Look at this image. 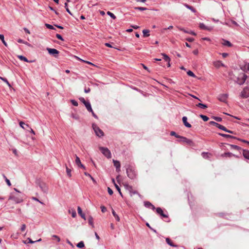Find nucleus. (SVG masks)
<instances>
[{
  "instance_id": "1",
  "label": "nucleus",
  "mask_w": 249,
  "mask_h": 249,
  "mask_svg": "<svg viewBox=\"0 0 249 249\" xmlns=\"http://www.w3.org/2000/svg\"><path fill=\"white\" fill-rule=\"evenodd\" d=\"M235 82L238 84L243 85L247 79V76L243 72L239 73L237 71V75L235 76Z\"/></svg>"
},
{
  "instance_id": "2",
  "label": "nucleus",
  "mask_w": 249,
  "mask_h": 249,
  "mask_svg": "<svg viewBox=\"0 0 249 249\" xmlns=\"http://www.w3.org/2000/svg\"><path fill=\"white\" fill-rule=\"evenodd\" d=\"M126 173L128 177L131 179H135L137 176V172L135 168L131 165H128L127 167Z\"/></svg>"
},
{
  "instance_id": "3",
  "label": "nucleus",
  "mask_w": 249,
  "mask_h": 249,
  "mask_svg": "<svg viewBox=\"0 0 249 249\" xmlns=\"http://www.w3.org/2000/svg\"><path fill=\"white\" fill-rule=\"evenodd\" d=\"M220 147L222 149L224 150H228L229 149L237 150L239 151L240 153H241L240 151L242 150V148L237 145L233 144H229L227 143H222L221 145H220Z\"/></svg>"
},
{
  "instance_id": "4",
  "label": "nucleus",
  "mask_w": 249,
  "mask_h": 249,
  "mask_svg": "<svg viewBox=\"0 0 249 249\" xmlns=\"http://www.w3.org/2000/svg\"><path fill=\"white\" fill-rule=\"evenodd\" d=\"M36 183L44 193L47 194L48 193V187L45 182L42 181L40 179H37Z\"/></svg>"
},
{
  "instance_id": "5",
  "label": "nucleus",
  "mask_w": 249,
  "mask_h": 249,
  "mask_svg": "<svg viewBox=\"0 0 249 249\" xmlns=\"http://www.w3.org/2000/svg\"><path fill=\"white\" fill-rule=\"evenodd\" d=\"M92 128L96 136L101 137L104 135L103 131L95 124H92Z\"/></svg>"
},
{
  "instance_id": "6",
  "label": "nucleus",
  "mask_w": 249,
  "mask_h": 249,
  "mask_svg": "<svg viewBox=\"0 0 249 249\" xmlns=\"http://www.w3.org/2000/svg\"><path fill=\"white\" fill-rule=\"evenodd\" d=\"M46 50L50 55L55 58L58 57L59 52L57 50L50 48H47Z\"/></svg>"
},
{
  "instance_id": "7",
  "label": "nucleus",
  "mask_w": 249,
  "mask_h": 249,
  "mask_svg": "<svg viewBox=\"0 0 249 249\" xmlns=\"http://www.w3.org/2000/svg\"><path fill=\"white\" fill-rule=\"evenodd\" d=\"M156 212L157 213L160 215L161 218H168V214L167 212H166V213H164L163 210L161 209V208L158 207L156 208Z\"/></svg>"
},
{
  "instance_id": "8",
  "label": "nucleus",
  "mask_w": 249,
  "mask_h": 249,
  "mask_svg": "<svg viewBox=\"0 0 249 249\" xmlns=\"http://www.w3.org/2000/svg\"><path fill=\"white\" fill-rule=\"evenodd\" d=\"M99 149L105 156H106L107 159H109V149L107 147L99 146Z\"/></svg>"
},
{
  "instance_id": "9",
  "label": "nucleus",
  "mask_w": 249,
  "mask_h": 249,
  "mask_svg": "<svg viewBox=\"0 0 249 249\" xmlns=\"http://www.w3.org/2000/svg\"><path fill=\"white\" fill-rule=\"evenodd\" d=\"M240 96L243 98H247L249 97V89L248 88H244L241 91Z\"/></svg>"
},
{
  "instance_id": "10",
  "label": "nucleus",
  "mask_w": 249,
  "mask_h": 249,
  "mask_svg": "<svg viewBox=\"0 0 249 249\" xmlns=\"http://www.w3.org/2000/svg\"><path fill=\"white\" fill-rule=\"evenodd\" d=\"M9 199L14 200L16 203H20L22 202L23 199L21 197L19 196H12L9 198Z\"/></svg>"
},
{
  "instance_id": "11",
  "label": "nucleus",
  "mask_w": 249,
  "mask_h": 249,
  "mask_svg": "<svg viewBox=\"0 0 249 249\" xmlns=\"http://www.w3.org/2000/svg\"><path fill=\"white\" fill-rule=\"evenodd\" d=\"M114 166L116 168L117 172H119L121 171V164L119 161L113 160Z\"/></svg>"
},
{
  "instance_id": "12",
  "label": "nucleus",
  "mask_w": 249,
  "mask_h": 249,
  "mask_svg": "<svg viewBox=\"0 0 249 249\" xmlns=\"http://www.w3.org/2000/svg\"><path fill=\"white\" fill-rule=\"evenodd\" d=\"M75 158H76V159H75V163H76V164L79 167L82 168L83 169H86L85 166L83 164H82V163L81 162V160H80V158L76 155H75Z\"/></svg>"
},
{
  "instance_id": "13",
  "label": "nucleus",
  "mask_w": 249,
  "mask_h": 249,
  "mask_svg": "<svg viewBox=\"0 0 249 249\" xmlns=\"http://www.w3.org/2000/svg\"><path fill=\"white\" fill-rule=\"evenodd\" d=\"M228 97V94H221L218 97V100L223 102H226Z\"/></svg>"
},
{
  "instance_id": "14",
  "label": "nucleus",
  "mask_w": 249,
  "mask_h": 249,
  "mask_svg": "<svg viewBox=\"0 0 249 249\" xmlns=\"http://www.w3.org/2000/svg\"><path fill=\"white\" fill-rule=\"evenodd\" d=\"M218 135L222 136L227 139H236V140H242L241 139L237 138L236 137H235L233 136H232V135H230L225 134H222V133H218Z\"/></svg>"
},
{
  "instance_id": "15",
  "label": "nucleus",
  "mask_w": 249,
  "mask_h": 249,
  "mask_svg": "<svg viewBox=\"0 0 249 249\" xmlns=\"http://www.w3.org/2000/svg\"><path fill=\"white\" fill-rule=\"evenodd\" d=\"M237 75V71H234V72H230L229 73V77L231 80L234 81L235 82L236 78L235 76H236Z\"/></svg>"
},
{
  "instance_id": "16",
  "label": "nucleus",
  "mask_w": 249,
  "mask_h": 249,
  "mask_svg": "<svg viewBox=\"0 0 249 249\" xmlns=\"http://www.w3.org/2000/svg\"><path fill=\"white\" fill-rule=\"evenodd\" d=\"M177 28L179 30L183 31L185 33L189 34L193 36H196V34L193 31H187L185 29L180 27H177Z\"/></svg>"
},
{
  "instance_id": "17",
  "label": "nucleus",
  "mask_w": 249,
  "mask_h": 249,
  "mask_svg": "<svg viewBox=\"0 0 249 249\" xmlns=\"http://www.w3.org/2000/svg\"><path fill=\"white\" fill-rule=\"evenodd\" d=\"M144 205L145 207L151 209L153 210H154L156 209L155 207L149 201H145L144 202Z\"/></svg>"
},
{
  "instance_id": "18",
  "label": "nucleus",
  "mask_w": 249,
  "mask_h": 249,
  "mask_svg": "<svg viewBox=\"0 0 249 249\" xmlns=\"http://www.w3.org/2000/svg\"><path fill=\"white\" fill-rule=\"evenodd\" d=\"M240 151L241 153L242 152L245 158L249 160V151L242 149Z\"/></svg>"
},
{
  "instance_id": "19",
  "label": "nucleus",
  "mask_w": 249,
  "mask_h": 249,
  "mask_svg": "<svg viewBox=\"0 0 249 249\" xmlns=\"http://www.w3.org/2000/svg\"><path fill=\"white\" fill-rule=\"evenodd\" d=\"M182 121L184 124V125L188 128H190L191 127V125L190 124L187 122V118L186 116H184L182 118Z\"/></svg>"
},
{
  "instance_id": "20",
  "label": "nucleus",
  "mask_w": 249,
  "mask_h": 249,
  "mask_svg": "<svg viewBox=\"0 0 249 249\" xmlns=\"http://www.w3.org/2000/svg\"><path fill=\"white\" fill-rule=\"evenodd\" d=\"M78 213L80 215V216L83 218L84 220H86V216L85 213H84L82 212V209L80 207L78 206L77 208Z\"/></svg>"
},
{
  "instance_id": "21",
  "label": "nucleus",
  "mask_w": 249,
  "mask_h": 249,
  "mask_svg": "<svg viewBox=\"0 0 249 249\" xmlns=\"http://www.w3.org/2000/svg\"><path fill=\"white\" fill-rule=\"evenodd\" d=\"M161 55L163 56L164 60L168 63V67H169L170 66V58L165 53H161Z\"/></svg>"
},
{
  "instance_id": "22",
  "label": "nucleus",
  "mask_w": 249,
  "mask_h": 249,
  "mask_svg": "<svg viewBox=\"0 0 249 249\" xmlns=\"http://www.w3.org/2000/svg\"><path fill=\"white\" fill-rule=\"evenodd\" d=\"M221 44L226 46H228L229 47H231L232 46V44L228 40L222 39V42H221Z\"/></svg>"
},
{
  "instance_id": "23",
  "label": "nucleus",
  "mask_w": 249,
  "mask_h": 249,
  "mask_svg": "<svg viewBox=\"0 0 249 249\" xmlns=\"http://www.w3.org/2000/svg\"><path fill=\"white\" fill-rule=\"evenodd\" d=\"M216 127H218V128H219L220 129H221V130L226 131L227 132L231 133H233L232 131L228 130L225 126H224L222 125H221L220 124H217Z\"/></svg>"
},
{
  "instance_id": "24",
  "label": "nucleus",
  "mask_w": 249,
  "mask_h": 249,
  "mask_svg": "<svg viewBox=\"0 0 249 249\" xmlns=\"http://www.w3.org/2000/svg\"><path fill=\"white\" fill-rule=\"evenodd\" d=\"M19 124L20 126L25 130H27V128L29 127V124H26L24 122L22 121H20Z\"/></svg>"
},
{
  "instance_id": "25",
  "label": "nucleus",
  "mask_w": 249,
  "mask_h": 249,
  "mask_svg": "<svg viewBox=\"0 0 249 249\" xmlns=\"http://www.w3.org/2000/svg\"><path fill=\"white\" fill-rule=\"evenodd\" d=\"M170 135L171 136H175V137L177 138H181V139H182L183 140H188V139H187L186 138H184V137H181L178 135H177L176 134V133L174 131H171V133H170Z\"/></svg>"
},
{
  "instance_id": "26",
  "label": "nucleus",
  "mask_w": 249,
  "mask_h": 249,
  "mask_svg": "<svg viewBox=\"0 0 249 249\" xmlns=\"http://www.w3.org/2000/svg\"><path fill=\"white\" fill-rule=\"evenodd\" d=\"M128 187L131 196H132V195L138 194L139 196H141V195L138 193L137 191H134L132 189V186H128Z\"/></svg>"
},
{
  "instance_id": "27",
  "label": "nucleus",
  "mask_w": 249,
  "mask_h": 249,
  "mask_svg": "<svg viewBox=\"0 0 249 249\" xmlns=\"http://www.w3.org/2000/svg\"><path fill=\"white\" fill-rule=\"evenodd\" d=\"M84 105L88 111L90 112L92 111V109L90 103L89 101H88V102L86 104H85Z\"/></svg>"
},
{
  "instance_id": "28",
  "label": "nucleus",
  "mask_w": 249,
  "mask_h": 249,
  "mask_svg": "<svg viewBox=\"0 0 249 249\" xmlns=\"http://www.w3.org/2000/svg\"><path fill=\"white\" fill-rule=\"evenodd\" d=\"M166 242L168 245L171 247H177L178 246L177 245H175L174 243H173L169 238H166Z\"/></svg>"
},
{
  "instance_id": "29",
  "label": "nucleus",
  "mask_w": 249,
  "mask_h": 249,
  "mask_svg": "<svg viewBox=\"0 0 249 249\" xmlns=\"http://www.w3.org/2000/svg\"><path fill=\"white\" fill-rule=\"evenodd\" d=\"M88 223L89 224L90 226H91L92 228H94V224H93V219L91 216H89L88 218Z\"/></svg>"
},
{
  "instance_id": "30",
  "label": "nucleus",
  "mask_w": 249,
  "mask_h": 249,
  "mask_svg": "<svg viewBox=\"0 0 249 249\" xmlns=\"http://www.w3.org/2000/svg\"><path fill=\"white\" fill-rule=\"evenodd\" d=\"M184 5L188 9L190 10L193 13H196V10L192 6L187 4H184Z\"/></svg>"
},
{
  "instance_id": "31",
  "label": "nucleus",
  "mask_w": 249,
  "mask_h": 249,
  "mask_svg": "<svg viewBox=\"0 0 249 249\" xmlns=\"http://www.w3.org/2000/svg\"><path fill=\"white\" fill-rule=\"evenodd\" d=\"M112 214L114 216V218H115V220L117 221H120L119 216L118 215V214L116 213L115 212V211L112 209Z\"/></svg>"
},
{
  "instance_id": "32",
  "label": "nucleus",
  "mask_w": 249,
  "mask_h": 249,
  "mask_svg": "<svg viewBox=\"0 0 249 249\" xmlns=\"http://www.w3.org/2000/svg\"><path fill=\"white\" fill-rule=\"evenodd\" d=\"M232 156H233V155L230 152H225L221 155V157H231Z\"/></svg>"
},
{
  "instance_id": "33",
  "label": "nucleus",
  "mask_w": 249,
  "mask_h": 249,
  "mask_svg": "<svg viewBox=\"0 0 249 249\" xmlns=\"http://www.w3.org/2000/svg\"><path fill=\"white\" fill-rule=\"evenodd\" d=\"M18 57L20 60L26 62H29V61L28 60V59L26 57H25L23 55H18Z\"/></svg>"
},
{
  "instance_id": "34",
  "label": "nucleus",
  "mask_w": 249,
  "mask_h": 249,
  "mask_svg": "<svg viewBox=\"0 0 249 249\" xmlns=\"http://www.w3.org/2000/svg\"><path fill=\"white\" fill-rule=\"evenodd\" d=\"M77 248L82 249L85 247V244L83 241H81L78 243L76 245Z\"/></svg>"
},
{
  "instance_id": "35",
  "label": "nucleus",
  "mask_w": 249,
  "mask_h": 249,
  "mask_svg": "<svg viewBox=\"0 0 249 249\" xmlns=\"http://www.w3.org/2000/svg\"><path fill=\"white\" fill-rule=\"evenodd\" d=\"M149 31L148 30H143L142 31L143 36L144 37H148L150 36L149 34Z\"/></svg>"
},
{
  "instance_id": "36",
  "label": "nucleus",
  "mask_w": 249,
  "mask_h": 249,
  "mask_svg": "<svg viewBox=\"0 0 249 249\" xmlns=\"http://www.w3.org/2000/svg\"><path fill=\"white\" fill-rule=\"evenodd\" d=\"M66 172H67V176L69 178L71 177V169L69 168L66 165Z\"/></svg>"
},
{
  "instance_id": "37",
  "label": "nucleus",
  "mask_w": 249,
  "mask_h": 249,
  "mask_svg": "<svg viewBox=\"0 0 249 249\" xmlns=\"http://www.w3.org/2000/svg\"><path fill=\"white\" fill-rule=\"evenodd\" d=\"M69 213H71V216L72 217L74 218L76 217V211L74 209H72L71 210H69Z\"/></svg>"
},
{
  "instance_id": "38",
  "label": "nucleus",
  "mask_w": 249,
  "mask_h": 249,
  "mask_svg": "<svg viewBox=\"0 0 249 249\" xmlns=\"http://www.w3.org/2000/svg\"><path fill=\"white\" fill-rule=\"evenodd\" d=\"M0 39L1 40V41L2 42L3 44L4 45V46L7 47V44L4 40V37L3 35L0 34Z\"/></svg>"
},
{
  "instance_id": "39",
  "label": "nucleus",
  "mask_w": 249,
  "mask_h": 249,
  "mask_svg": "<svg viewBox=\"0 0 249 249\" xmlns=\"http://www.w3.org/2000/svg\"><path fill=\"white\" fill-rule=\"evenodd\" d=\"M112 182H113V183L114 184L116 189L118 191V192H119L121 196H122V193L121 192V189H120L119 186L115 183L114 179V178H112Z\"/></svg>"
},
{
  "instance_id": "40",
  "label": "nucleus",
  "mask_w": 249,
  "mask_h": 249,
  "mask_svg": "<svg viewBox=\"0 0 249 249\" xmlns=\"http://www.w3.org/2000/svg\"><path fill=\"white\" fill-rule=\"evenodd\" d=\"M211 155L210 153L207 152H202L201 154V155L202 157L204 159H208L209 158V155Z\"/></svg>"
},
{
  "instance_id": "41",
  "label": "nucleus",
  "mask_w": 249,
  "mask_h": 249,
  "mask_svg": "<svg viewBox=\"0 0 249 249\" xmlns=\"http://www.w3.org/2000/svg\"><path fill=\"white\" fill-rule=\"evenodd\" d=\"M214 65L216 67H219L220 66H223L224 65L220 61H217L214 63Z\"/></svg>"
},
{
  "instance_id": "42",
  "label": "nucleus",
  "mask_w": 249,
  "mask_h": 249,
  "mask_svg": "<svg viewBox=\"0 0 249 249\" xmlns=\"http://www.w3.org/2000/svg\"><path fill=\"white\" fill-rule=\"evenodd\" d=\"M45 26L48 29H51V30H55V28L53 25H52L51 24H49L48 23H45Z\"/></svg>"
},
{
  "instance_id": "43",
  "label": "nucleus",
  "mask_w": 249,
  "mask_h": 249,
  "mask_svg": "<svg viewBox=\"0 0 249 249\" xmlns=\"http://www.w3.org/2000/svg\"><path fill=\"white\" fill-rule=\"evenodd\" d=\"M196 106L201 108L205 109L207 107V106L206 105L202 104V103H198Z\"/></svg>"
},
{
  "instance_id": "44",
  "label": "nucleus",
  "mask_w": 249,
  "mask_h": 249,
  "mask_svg": "<svg viewBox=\"0 0 249 249\" xmlns=\"http://www.w3.org/2000/svg\"><path fill=\"white\" fill-rule=\"evenodd\" d=\"M27 240L28 241V243L33 244V243H35V242H39V241H41V238H40V239H38V240H36V241H33L31 238H28L27 239Z\"/></svg>"
},
{
  "instance_id": "45",
  "label": "nucleus",
  "mask_w": 249,
  "mask_h": 249,
  "mask_svg": "<svg viewBox=\"0 0 249 249\" xmlns=\"http://www.w3.org/2000/svg\"><path fill=\"white\" fill-rule=\"evenodd\" d=\"M199 116L205 122L209 120V118L205 115L200 114Z\"/></svg>"
},
{
  "instance_id": "46",
  "label": "nucleus",
  "mask_w": 249,
  "mask_h": 249,
  "mask_svg": "<svg viewBox=\"0 0 249 249\" xmlns=\"http://www.w3.org/2000/svg\"><path fill=\"white\" fill-rule=\"evenodd\" d=\"M65 8H66V11L69 14H70L71 15H72V13H71V12L70 11V10H69V8H68V3L67 2H65Z\"/></svg>"
},
{
  "instance_id": "47",
  "label": "nucleus",
  "mask_w": 249,
  "mask_h": 249,
  "mask_svg": "<svg viewBox=\"0 0 249 249\" xmlns=\"http://www.w3.org/2000/svg\"><path fill=\"white\" fill-rule=\"evenodd\" d=\"M187 73L189 76L193 77H196V76L195 74L193 73V72L190 70L187 72Z\"/></svg>"
},
{
  "instance_id": "48",
  "label": "nucleus",
  "mask_w": 249,
  "mask_h": 249,
  "mask_svg": "<svg viewBox=\"0 0 249 249\" xmlns=\"http://www.w3.org/2000/svg\"><path fill=\"white\" fill-rule=\"evenodd\" d=\"M0 79L2 80L3 81H4V82H5L7 85L9 86V87H11V84L9 83V82L8 81V80H7L6 78H3V77H0Z\"/></svg>"
},
{
  "instance_id": "49",
  "label": "nucleus",
  "mask_w": 249,
  "mask_h": 249,
  "mask_svg": "<svg viewBox=\"0 0 249 249\" xmlns=\"http://www.w3.org/2000/svg\"><path fill=\"white\" fill-rule=\"evenodd\" d=\"M17 41L19 43H23V44H26V45H29V43H28L26 41H24L23 40L21 39H18Z\"/></svg>"
},
{
  "instance_id": "50",
  "label": "nucleus",
  "mask_w": 249,
  "mask_h": 249,
  "mask_svg": "<svg viewBox=\"0 0 249 249\" xmlns=\"http://www.w3.org/2000/svg\"><path fill=\"white\" fill-rule=\"evenodd\" d=\"M71 102L72 104V105L75 107H77L78 105V102L75 100H71Z\"/></svg>"
},
{
  "instance_id": "51",
  "label": "nucleus",
  "mask_w": 249,
  "mask_h": 249,
  "mask_svg": "<svg viewBox=\"0 0 249 249\" xmlns=\"http://www.w3.org/2000/svg\"><path fill=\"white\" fill-rule=\"evenodd\" d=\"M199 27L201 29L205 30V29H206L207 26H206L203 23H200L199 24Z\"/></svg>"
},
{
  "instance_id": "52",
  "label": "nucleus",
  "mask_w": 249,
  "mask_h": 249,
  "mask_svg": "<svg viewBox=\"0 0 249 249\" xmlns=\"http://www.w3.org/2000/svg\"><path fill=\"white\" fill-rule=\"evenodd\" d=\"M135 9L142 11L146 10L147 8L145 7H135Z\"/></svg>"
},
{
  "instance_id": "53",
  "label": "nucleus",
  "mask_w": 249,
  "mask_h": 249,
  "mask_svg": "<svg viewBox=\"0 0 249 249\" xmlns=\"http://www.w3.org/2000/svg\"><path fill=\"white\" fill-rule=\"evenodd\" d=\"M146 225L147 227H148L151 230L153 231L154 232L157 233V231L154 229H153L149 225L148 223H146Z\"/></svg>"
},
{
  "instance_id": "54",
  "label": "nucleus",
  "mask_w": 249,
  "mask_h": 249,
  "mask_svg": "<svg viewBox=\"0 0 249 249\" xmlns=\"http://www.w3.org/2000/svg\"><path fill=\"white\" fill-rule=\"evenodd\" d=\"M79 99L82 103H83L84 105H85L88 102V101H86L84 98L83 97H80Z\"/></svg>"
},
{
  "instance_id": "55",
  "label": "nucleus",
  "mask_w": 249,
  "mask_h": 249,
  "mask_svg": "<svg viewBox=\"0 0 249 249\" xmlns=\"http://www.w3.org/2000/svg\"><path fill=\"white\" fill-rule=\"evenodd\" d=\"M56 37L57 39L61 40V41H64V39L62 37V36L60 35V34H57L56 35Z\"/></svg>"
},
{
  "instance_id": "56",
  "label": "nucleus",
  "mask_w": 249,
  "mask_h": 249,
  "mask_svg": "<svg viewBox=\"0 0 249 249\" xmlns=\"http://www.w3.org/2000/svg\"><path fill=\"white\" fill-rule=\"evenodd\" d=\"M52 237L53 239H56L57 242H59L60 240V238L57 235H53Z\"/></svg>"
},
{
  "instance_id": "57",
  "label": "nucleus",
  "mask_w": 249,
  "mask_h": 249,
  "mask_svg": "<svg viewBox=\"0 0 249 249\" xmlns=\"http://www.w3.org/2000/svg\"><path fill=\"white\" fill-rule=\"evenodd\" d=\"M101 211L103 212V213H105L106 212V211H107V209L106 207L104 206H102L101 207Z\"/></svg>"
},
{
  "instance_id": "58",
  "label": "nucleus",
  "mask_w": 249,
  "mask_h": 249,
  "mask_svg": "<svg viewBox=\"0 0 249 249\" xmlns=\"http://www.w3.org/2000/svg\"><path fill=\"white\" fill-rule=\"evenodd\" d=\"M213 119L217 122H221L222 121V118L219 117H214Z\"/></svg>"
},
{
  "instance_id": "59",
  "label": "nucleus",
  "mask_w": 249,
  "mask_h": 249,
  "mask_svg": "<svg viewBox=\"0 0 249 249\" xmlns=\"http://www.w3.org/2000/svg\"><path fill=\"white\" fill-rule=\"evenodd\" d=\"M90 91V89L89 88H87V87H85V89H84V91L85 93H89Z\"/></svg>"
},
{
  "instance_id": "60",
  "label": "nucleus",
  "mask_w": 249,
  "mask_h": 249,
  "mask_svg": "<svg viewBox=\"0 0 249 249\" xmlns=\"http://www.w3.org/2000/svg\"><path fill=\"white\" fill-rule=\"evenodd\" d=\"M25 229H26L25 224H22L21 227V229H20L21 231H24L25 230Z\"/></svg>"
},
{
  "instance_id": "61",
  "label": "nucleus",
  "mask_w": 249,
  "mask_h": 249,
  "mask_svg": "<svg viewBox=\"0 0 249 249\" xmlns=\"http://www.w3.org/2000/svg\"><path fill=\"white\" fill-rule=\"evenodd\" d=\"M5 181L7 183V184L9 186H11V183L10 182V181L7 179V178H6V179H5Z\"/></svg>"
},
{
  "instance_id": "62",
  "label": "nucleus",
  "mask_w": 249,
  "mask_h": 249,
  "mask_svg": "<svg viewBox=\"0 0 249 249\" xmlns=\"http://www.w3.org/2000/svg\"><path fill=\"white\" fill-rule=\"evenodd\" d=\"M186 143L188 145H191L192 143H193V141H182Z\"/></svg>"
},
{
  "instance_id": "63",
  "label": "nucleus",
  "mask_w": 249,
  "mask_h": 249,
  "mask_svg": "<svg viewBox=\"0 0 249 249\" xmlns=\"http://www.w3.org/2000/svg\"><path fill=\"white\" fill-rule=\"evenodd\" d=\"M12 150L13 153L15 154V155L17 156H18L17 150L15 148H13Z\"/></svg>"
},
{
  "instance_id": "64",
  "label": "nucleus",
  "mask_w": 249,
  "mask_h": 249,
  "mask_svg": "<svg viewBox=\"0 0 249 249\" xmlns=\"http://www.w3.org/2000/svg\"><path fill=\"white\" fill-rule=\"evenodd\" d=\"M110 17L111 18L113 19H115L116 17L112 13L110 12Z\"/></svg>"
}]
</instances>
